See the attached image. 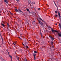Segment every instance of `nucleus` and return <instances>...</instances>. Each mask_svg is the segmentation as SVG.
<instances>
[{"label":"nucleus","instance_id":"17","mask_svg":"<svg viewBox=\"0 0 61 61\" xmlns=\"http://www.w3.org/2000/svg\"><path fill=\"white\" fill-rule=\"evenodd\" d=\"M7 25L9 27V24H8V23H7Z\"/></svg>","mask_w":61,"mask_h":61},{"label":"nucleus","instance_id":"54","mask_svg":"<svg viewBox=\"0 0 61 61\" xmlns=\"http://www.w3.org/2000/svg\"><path fill=\"white\" fill-rule=\"evenodd\" d=\"M36 38H37V37H36Z\"/></svg>","mask_w":61,"mask_h":61},{"label":"nucleus","instance_id":"41","mask_svg":"<svg viewBox=\"0 0 61 61\" xmlns=\"http://www.w3.org/2000/svg\"><path fill=\"white\" fill-rule=\"evenodd\" d=\"M41 37L42 38V37H43L42 36H41Z\"/></svg>","mask_w":61,"mask_h":61},{"label":"nucleus","instance_id":"27","mask_svg":"<svg viewBox=\"0 0 61 61\" xmlns=\"http://www.w3.org/2000/svg\"><path fill=\"white\" fill-rule=\"evenodd\" d=\"M22 44L23 45V46H25V47H26V46H25V45H24V44L22 43Z\"/></svg>","mask_w":61,"mask_h":61},{"label":"nucleus","instance_id":"30","mask_svg":"<svg viewBox=\"0 0 61 61\" xmlns=\"http://www.w3.org/2000/svg\"><path fill=\"white\" fill-rule=\"evenodd\" d=\"M38 10H40V8L37 9Z\"/></svg>","mask_w":61,"mask_h":61},{"label":"nucleus","instance_id":"38","mask_svg":"<svg viewBox=\"0 0 61 61\" xmlns=\"http://www.w3.org/2000/svg\"><path fill=\"white\" fill-rule=\"evenodd\" d=\"M15 44H16V42H15Z\"/></svg>","mask_w":61,"mask_h":61},{"label":"nucleus","instance_id":"25","mask_svg":"<svg viewBox=\"0 0 61 61\" xmlns=\"http://www.w3.org/2000/svg\"><path fill=\"white\" fill-rule=\"evenodd\" d=\"M55 32H58V31L56 30H55Z\"/></svg>","mask_w":61,"mask_h":61},{"label":"nucleus","instance_id":"12","mask_svg":"<svg viewBox=\"0 0 61 61\" xmlns=\"http://www.w3.org/2000/svg\"><path fill=\"white\" fill-rule=\"evenodd\" d=\"M51 44L52 45H52H53V42L52 41L51 42Z\"/></svg>","mask_w":61,"mask_h":61},{"label":"nucleus","instance_id":"5","mask_svg":"<svg viewBox=\"0 0 61 61\" xmlns=\"http://www.w3.org/2000/svg\"><path fill=\"white\" fill-rule=\"evenodd\" d=\"M28 44V43L27 42L25 41L24 42V44H25V45H27V44Z\"/></svg>","mask_w":61,"mask_h":61},{"label":"nucleus","instance_id":"47","mask_svg":"<svg viewBox=\"0 0 61 61\" xmlns=\"http://www.w3.org/2000/svg\"><path fill=\"white\" fill-rule=\"evenodd\" d=\"M29 54H30V55L29 52Z\"/></svg>","mask_w":61,"mask_h":61},{"label":"nucleus","instance_id":"35","mask_svg":"<svg viewBox=\"0 0 61 61\" xmlns=\"http://www.w3.org/2000/svg\"><path fill=\"white\" fill-rule=\"evenodd\" d=\"M55 5L56 6H57L56 5V3H55Z\"/></svg>","mask_w":61,"mask_h":61},{"label":"nucleus","instance_id":"18","mask_svg":"<svg viewBox=\"0 0 61 61\" xmlns=\"http://www.w3.org/2000/svg\"><path fill=\"white\" fill-rule=\"evenodd\" d=\"M26 10L27 11H29V9H27Z\"/></svg>","mask_w":61,"mask_h":61},{"label":"nucleus","instance_id":"28","mask_svg":"<svg viewBox=\"0 0 61 61\" xmlns=\"http://www.w3.org/2000/svg\"><path fill=\"white\" fill-rule=\"evenodd\" d=\"M50 38H51V39L53 38V37H52V36H50Z\"/></svg>","mask_w":61,"mask_h":61},{"label":"nucleus","instance_id":"50","mask_svg":"<svg viewBox=\"0 0 61 61\" xmlns=\"http://www.w3.org/2000/svg\"><path fill=\"white\" fill-rule=\"evenodd\" d=\"M30 6H31V7L32 8V6H31V5H30Z\"/></svg>","mask_w":61,"mask_h":61},{"label":"nucleus","instance_id":"14","mask_svg":"<svg viewBox=\"0 0 61 61\" xmlns=\"http://www.w3.org/2000/svg\"><path fill=\"white\" fill-rule=\"evenodd\" d=\"M9 57H10L11 58V61H12V56H11L10 55H9Z\"/></svg>","mask_w":61,"mask_h":61},{"label":"nucleus","instance_id":"10","mask_svg":"<svg viewBox=\"0 0 61 61\" xmlns=\"http://www.w3.org/2000/svg\"><path fill=\"white\" fill-rule=\"evenodd\" d=\"M4 2H6V3H7H7H8L7 2V1L6 0H5L4 1Z\"/></svg>","mask_w":61,"mask_h":61},{"label":"nucleus","instance_id":"15","mask_svg":"<svg viewBox=\"0 0 61 61\" xmlns=\"http://www.w3.org/2000/svg\"><path fill=\"white\" fill-rule=\"evenodd\" d=\"M16 57L17 59L18 60H19V58H19V57H17V56H16Z\"/></svg>","mask_w":61,"mask_h":61},{"label":"nucleus","instance_id":"8","mask_svg":"<svg viewBox=\"0 0 61 61\" xmlns=\"http://www.w3.org/2000/svg\"><path fill=\"white\" fill-rule=\"evenodd\" d=\"M39 19H40V20H42V22H45V21H44L43 20H42V19H41V18H39Z\"/></svg>","mask_w":61,"mask_h":61},{"label":"nucleus","instance_id":"31","mask_svg":"<svg viewBox=\"0 0 61 61\" xmlns=\"http://www.w3.org/2000/svg\"><path fill=\"white\" fill-rule=\"evenodd\" d=\"M24 41H25V39H24Z\"/></svg>","mask_w":61,"mask_h":61},{"label":"nucleus","instance_id":"42","mask_svg":"<svg viewBox=\"0 0 61 61\" xmlns=\"http://www.w3.org/2000/svg\"><path fill=\"white\" fill-rule=\"evenodd\" d=\"M55 25H57V24H55Z\"/></svg>","mask_w":61,"mask_h":61},{"label":"nucleus","instance_id":"40","mask_svg":"<svg viewBox=\"0 0 61 61\" xmlns=\"http://www.w3.org/2000/svg\"><path fill=\"white\" fill-rule=\"evenodd\" d=\"M13 44H14V45H15V46H16V45H15V44L14 43V42H13Z\"/></svg>","mask_w":61,"mask_h":61},{"label":"nucleus","instance_id":"26","mask_svg":"<svg viewBox=\"0 0 61 61\" xmlns=\"http://www.w3.org/2000/svg\"><path fill=\"white\" fill-rule=\"evenodd\" d=\"M48 27H49V28H51V29H52V28H51V27H50V26H49Z\"/></svg>","mask_w":61,"mask_h":61},{"label":"nucleus","instance_id":"3","mask_svg":"<svg viewBox=\"0 0 61 61\" xmlns=\"http://www.w3.org/2000/svg\"><path fill=\"white\" fill-rule=\"evenodd\" d=\"M51 30L52 32H53V33H54V32H55V30H53V29H51Z\"/></svg>","mask_w":61,"mask_h":61},{"label":"nucleus","instance_id":"21","mask_svg":"<svg viewBox=\"0 0 61 61\" xmlns=\"http://www.w3.org/2000/svg\"><path fill=\"white\" fill-rule=\"evenodd\" d=\"M40 34L41 36H43V35H42V34L41 33V31Z\"/></svg>","mask_w":61,"mask_h":61},{"label":"nucleus","instance_id":"53","mask_svg":"<svg viewBox=\"0 0 61 61\" xmlns=\"http://www.w3.org/2000/svg\"><path fill=\"white\" fill-rule=\"evenodd\" d=\"M29 1H30V0H29Z\"/></svg>","mask_w":61,"mask_h":61},{"label":"nucleus","instance_id":"24","mask_svg":"<svg viewBox=\"0 0 61 61\" xmlns=\"http://www.w3.org/2000/svg\"><path fill=\"white\" fill-rule=\"evenodd\" d=\"M0 36H1V38H2V40H3V38H2V36H1V35H0Z\"/></svg>","mask_w":61,"mask_h":61},{"label":"nucleus","instance_id":"16","mask_svg":"<svg viewBox=\"0 0 61 61\" xmlns=\"http://www.w3.org/2000/svg\"><path fill=\"white\" fill-rule=\"evenodd\" d=\"M51 39L52 40V41H53V40H54V38H52Z\"/></svg>","mask_w":61,"mask_h":61},{"label":"nucleus","instance_id":"55","mask_svg":"<svg viewBox=\"0 0 61 61\" xmlns=\"http://www.w3.org/2000/svg\"><path fill=\"white\" fill-rule=\"evenodd\" d=\"M33 22H35V21H33Z\"/></svg>","mask_w":61,"mask_h":61},{"label":"nucleus","instance_id":"13","mask_svg":"<svg viewBox=\"0 0 61 61\" xmlns=\"http://www.w3.org/2000/svg\"><path fill=\"white\" fill-rule=\"evenodd\" d=\"M36 54L35 53L33 54V56H34L35 57H36Z\"/></svg>","mask_w":61,"mask_h":61},{"label":"nucleus","instance_id":"37","mask_svg":"<svg viewBox=\"0 0 61 61\" xmlns=\"http://www.w3.org/2000/svg\"><path fill=\"white\" fill-rule=\"evenodd\" d=\"M41 25H43V23H42Z\"/></svg>","mask_w":61,"mask_h":61},{"label":"nucleus","instance_id":"33","mask_svg":"<svg viewBox=\"0 0 61 61\" xmlns=\"http://www.w3.org/2000/svg\"><path fill=\"white\" fill-rule=\"evenodd\" d=\"M29 12V13H30V14H31V12H30V11H28Z\"/></svg>","mask_w":61,"mask_h":61},{"label":"nucleus","instance_id":"1","mask_svg":"<svg viewBox=\"0 0 61 61\" xmlns=\"http://www.w3.org/2000/svg\"><path fill=\"white\" fill-rule=\"evenodd\" d=\"M58 15L59 16V18L60 19H61V16H60V13L59 12H58Z\"/></svg>","mask_w":61,"mask_h":61},{"label":"nucleus","instance_id":"9","mask_svg":"<svg viewBox=\"0 0 61 61\" xmlns=\"http://www.w3.org/2000/svg\"><path fill=\"white\" fill-rule=\"evenodd\" d=\"M59 26L60 27V28L61 29V24L60 23L59 24Z\"/></svg>","mask_w":61,"mask_h":61},{"label":"nucleus","instance_id":"7","mask_svg":"<svg viewBox=\"0 0 61 61\" xmlns=\"http://www.w3.org/2000/svg\"><path fill=\"white\" fill-rule=\"evenodd\" d=\"M18 10L19 11H20V12H21V13H23L22 11H21V10H20V9H18Z\"/></svg>","mask_w":61,"mask_h":61},{"label":"nucleus","instance_id":"19","mask_svg":"<svg viewBox=\"0 0 61 61\" xmlns=\"http://www.w3.org/2000/svg\"><path fill=\"white\" fill-rule=\"evenodd\" d=\"M32 3L34 4H35V3L34 2H33Z\"/></svg>","mask_w":61,"mask_h":61},{"label":"nucleus","instance_id":"20","mask_svg":"<svg viewBox=\"0 0 61 61\" xmlns=\"http://www.w3.org/2000/svg\"><path fill=\"white\" fill-rule=\"evenodd\" d=\"M57 11H55V13H56V14H57Z\"/></svg>","mask_w":61,"mask_h":61},{"label":"nucleus","instance_id":"52","mask_svg":"<svg viewBox=\"0 0 61 61\" xmlns=\"http://www.w3.org/2000/svg\"><path fill=\"white\" fill-rule=\"evenodd\" d=\"M49 17H50V16H49Z\"/></svg>","mask_w":61,"mask_h":61},{"label":"nucleus","instance_id":"2","mask_svg":"<svg viewBox=\"0 0 61 61\" xmlns=\"http://www.w3.org/2000/svg\"><path fill=\"white\" fill-rule=\"evenodd\" d=\"M15 10L16 12H19V11H18V10H17V9H15Z\"/></svg>","mask_w":61,"mask_h":61},{"label":"nucleus","instance_id":"39","mask_svg":"<svg viewBox=\"0 0 61 61\" xmlns=\"http://www.w3.org/2000/svg\"><path fill=\"white\" fill-rule=\"evenodd\" d=\"M17 2H18L19 1V0H17Z\"/></svg>","mask_w":61,"mask_h":61},{"label":"nucleus","instance_id":"6","mask_svg":"<svg viewBox=\"0 0 61 61\" xmlns=\"http://www.w3.org/2000/svg\"><path fill=\"white\" fill-rule=\"evenodd\" d=\"M39 23H40V24H41V25L42 24V22H41V21H40V20H39Z\"/></svg>","mask_w":61,"mask_h":61},{"label":"nucleus","instance_id":"46","mask_svg":"<svg viewBox=\"0 0 61 61\" xmlns=\"http://www.w3.org/2000/svg\"><path fill=\"white\" fill-rule=\"evenodd\" d=\"M8 54H9V52H8Z\"/></svg>","mask_w":61,"mask_h":61},{"label":"nucleus","instance_id":"48","mask_svg":"<svg viewBox=\"0 0 61 61\" xmlns=\"http://www.w3.org/2000/svg\"><path fill=\"white\" fill-rule=\"evenodd\" d=\"M20 36H22V34H20Z\"/></svg>","mask_w":61,"mask_h":61},{"label":"nucleus","instance_id":"22","mask_svg":"<svg viewBox=\"0 0 61 61\" xmlns=\"http://www.w3.org/2000/svg\"><path fill=\"white\" fill-rule=\"evenodd\" d=\"M34 53H37V52L36 51H34Z\"/></svg>","mask_w":61,"mask_h":61},{"label":"nucleus","instance_id":"29","mask_svg":"<svg viewBox=\"0 0 61 61\" xmlns=\"http://www.w3.org/2000/svg\"><path fill=\"white\" fill-rule=\"evenodd\" d=\"M28 2L29 5L30 4V2L29 1V0L28 1Z\"/></svg>","mask_w":61,"mask_h":61},{"label":"nucleus","instance_id":"11","mask_svg":"<svg viewBox=\"0 0 61 61\" xmlns=\"http://www.w3.org/2000/svg\"><path fill=\"white\" fill-rule=\"evenodd\" d=\"M1 25H2L3 26L5 27V25H4V24H2V23H1Z\"/></svg>","mask_w":61,"mask_h":61},{"label":"nucleus","instance_id":"45","mask_svg":"<svg viewBox=\"0 0 61 61\" xmlns=\"http://www.w3.org/2000/svg\"><path fill=\"white\" fill-rule=\"evenodd\" d=\"M52 47H53V48H54V47H53V46H52Z\"/></svg>","mask_w":61,"mask_h":61},{"label":"nucleus","instance_id":"49","mask_svg":"<svg viewBox=\"0 0 61 61\" xmlns=\"http://www.w3.org/2000/svg\"><path fill=\"white\" fill-rule=\"evenodd\" d=\"M59 38V39H60V38Z\"/></svg>","mask_w":61,"mask_h":61},{"label":"nucleus","instance_id":"4","mask_svg":"<svg viewBox=\"0 0 61 61\" xmlns=\"http://www.w3.org/2000/svg\"><path fill=\"white\" fill-rule=\"evenodd\" d=\"M58 35L59 36L61 37V32L60 34H59V33L58 34Z\"/></svg>","mask_w":61,"mask_h":61},{"label":"nucleus","instance_id":"51","mask_svg":"<svg viewBox=\"0 0 61 61\" xmlns=\"http://www.w3.org/2000/svg\"><path fill=\"white\" fill-rule=\"evenodd\" d=\"M3 60H4V61H5V60H4V59H3Z\"/></svg>","mask_w":61,"mask_h":61},{"label":"nucleus","instance_id":"23","mask_svg":"<svg viewBox=\"0 0 61 61\" xmlns=\"http://www.w3.org/2000/svg\"><path fill=\"white\" fill-rule=\"evenodd\" d=\"M55 16H56V17H57L58 16L57 15H55Z\"/></svg>","mask_w":61,"mask_h":61},{"label":"nucleus","instance_id":"44","mask_svg":"<svg viewBox=\"0 0 61 61\" xmlns=\"http://www.w3.org/2000/svg\"><path fill=\"white\" fill-rule=\"evenodd\" d=\"M20 36L22 37V35H20Z\"/></svg>","mask_w":61,"mask_h":61},{"label":"nucleus","instance_id":"34","mask_svg":"<svg viewBox=\"0 0 61 61\" xmlns=\"http://www.w3.org/2000/svg\"><path fill=\"white\" fill-rule=\"evenodd\" d=\"M26 47L27 48H28V46H26Z\"/></svg>","mask_w":61,"mask_h":61},{"label":"nucleus","instance_id":"32","mask_svg":"<svg viewBox=\"0 0 61 61\" xmlns=\"http://www.w3.org/2000/svg\"><path fill=\"white\" fill-rule=\"evenodd\" d=\"M34 60H36V57H34Z\"/></svg>","mask_w":61,"mask_h":61},{"label":"nucleus","instance_id":"43","mask_svg":"<svg viewBox=\"0 0 61 61\" xmlns=\"http://www.w3.org/2000/svg\"><path fill=\"white\" fill-rule=\"evenodd\" d=\"M18 37L20 39H21V38H20L19 37Z\"/></svg>","mask_w":61,"mask_h":61},{"label":"nucleus","instance_id":"56","mask_svg":"<svg viewBox=\"0 0 61 61\" xmlns=\"http://www.w3.org/2000/svg\"><path fill=\"white\" fill-rule=\"evenodd\" d=\"M35 14H36V13Z\"/></svg>","mask_w":61,"mask_h":61},{"label":"nucleus","instance_id":"36","mask_svg":"<svg viewBox=\"0 0 61 61\" xmlns=\"http://www.w3.org/2000/svg\"><path fill=\"white\" fill-rule=\"evenodd\" d=\"M10 14H11V15H12V13H11V12H10Z\"/></svg>","mask_w":61,"mask_h":61}]
</instances>
